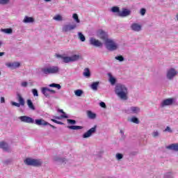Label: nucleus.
<instances>
[{
	"label": "nucleus",
	"mask_w": 178,
	"mask_h": 178,
	"mask_svg": "<svg viewBox=\"0 0 178 178\" xmlns=\"http://www.w3.org/2000/svg\"><path fill=\"white\" fill-rule=\"evenodd\" d=\"M176 74H177V71L175 68H170L167 71L166 77L168 80H173Z\"/></svg>",
	"instance_id": "f8f14e48"
},
{
	"label": "nucleus",
	"mask_w": 178,
	"mask_h": 178,
	"mask_svg": "<svg viewBox=\"0 0 178 178\" xmlns=\"http://www.w3.org/2000/svg\"><path fill=\"white\" fill-rule=\"evenodd\" d=\"M49 87H52L54 88H57V90H60V88H62V86H60V84L55 83L49 84Z\"/></svg>",
	"instance_id": "c756f323"
},
{
	"label": "nucleus",
	"mask_w": 178,
	"mask_h": 178,
	"mask_svg": "<svg viewBox=\"0 0 178 178\" xmlns=\"http://www.w3.org/2000/svg\"><path fill=\"white\" fill-rule=\"evenodd\" d=\"M140 13L141 16H145V13H147V10L145 8H141L140 10Z\"/></svg>",
	"instance_id": "de8ad7c7"
},
{
	"label": "nucleus",
	"mask_w": 178,
	"mask_h": 178,
	"mask_svg": "<svg viewBox=\"0 0 178 178\" xmlns=\"http://www.w3.org/2000/svg\"><path fill=\"white\" fill-rule=\"evenodd\" d=\"M51 0H44L45 2H51Z\"/></svg>",
	"instance_id": "0e129e2a"
},
{
	"label": "nucleus",
	"mask_w": 178,
	"mask_h": 178,
	"mask_svg": "<svg viewBox=\"0 0 178 178\" xmlns=\"http://www.w3.org/2000/svg\"><path fill=\"white\" fill-rule=\"evenodd\" d=\"M132 155H137V152H132Z\"/></svg>",
	"instance_id": "e2e57ef3"
},
{
	"label": "nucleus",
	"mask_w": 178,
	"mask_h": 178,
	"mask_svg": "<svg viewBox=\"0 0 178 178\" xmlns=\"http://www.w3.org/2000/svg\"><path fill=\"white\" fill-rule=\"evenodd\" d=\"M2 45V42L0 41V46H1Z\"/></svg>",
	"instance_id": "69168bd1"
},
{
	"label": "nucleus",
	"mask_w": 178,
	"mask_h": 178,
	"mask_svg": "<svg viewBox=\"0 0 178 178\" xmlns=\"http://www.w3.org/2000/svg\"><path fill=\"white\" fill-rule=\"evenodd\" d=\"M3 163H4V165H9V164L12 163V159H8L4 161Z\"/></svg>",
	"instance_id": "3c124183"
},
{
	"label": "nucleus",
	"mask_w": 178,
	"mask_h": 178,
	"mask_svg": "<svg viewBox=\"0 0 178 178\" xmlns=\"http://www.w3.org/2000/svg\"><path fill=\"white\" fill-rule=\"evenodd\" d=\"M104 45L108 51H113L118 49V44L112 39L106 40L104 42Z\"/></svg>",
	"instance_id": "20e7f679"
},
{
	"label": "nucleus",
	"mask_w": 178,
	"mask_h": 178,
	"mask_svg": "<svg viewBox=\"0 0 178 178\" xmlns=\"http://www.w3.org/2000/svg\"><path fill=\"white\" fill-rule=\"evenodd\" d=\"M98 86H99V81L93 82L90 86V88L93 90V91H97L98 90Z\"/></svg>",
	"instance_id": "b1692460"
},
{
	"label": "nucleus",
	"mask_w": 178,
	"mask_h": 178,
	"mask_svg": "<svg viewBox=\"0 0 178 178\" xmlns=\"http://www.w3.org/2000/svg\"><path fill=\"white\" fill-rule=\"evenodd\" d=\"M165 133H173V131L170 127H166L165 130L163 131Z\"/></svg>",
	"instance_id": "a18cd8bd"
},
{
	"label": "nucleus",
	"mask_w": 178,
	"mask_h": 178,
	"mask_svg": "<svg viewBox=\"0 0 178 178\" xmlns=\"http://www.w3.org/2000/svg\"><path fill=\"white\" fill-rule=\"evenodd\" d=\"M72 18L75 20L76 23H80V19H79V15L77 14H73Z\"/></svg>",
	"instance_id": "58836bf2"
},
{
	"label": "nucleus",
	"mask_w": 178,
	"mask_h": 178,
	"mask_svg": "<svg viewBox=\"0 0 178 178\" xmlns=\"http://www.w3.org/2000/svg\"><path fill=\"white\" fill-rule=\"evenodd\" d=\"M99 105H100L101 108H106V104L104 102H101L99 103Z\"/></svg>",
	"instance_id": "864d4df0"
},
{
	"label": "nucleus",
	"mask_w": 178,
	"mask_h": 178,
	"mask_svg": "<svg viewBox=\"0 0 178 178\" xmlns=\"http://www.w3.org/2000/svg\"><path fill=\"white\" fill-rule=\"evenodd\" d=\"M84 77H90L91 76V72H90V69L88 68H85L83 73Z\"/></svg>",
	"instance_id": "c85d7f7f"
},
{
	"label": "nucleus",
	"mask_w": 178,
	"mask_h": 178,
	"mask_svg": "<svg viewBox=\"0 0 178 178\" xmlns=\"http://www.w3.org/2000/svg\"><path fill=\"white\" fill-rule=\"evenodd\" d=\"M58 112H59L60 113H63V115H60V118H62L63 119H69V116H67V115H66V113H65V111H63V110L58 109Z\"/></svg>",
	"instance_id": "7c9ffc66"
},
{
	"label": "nucleus",
	"mask_w": 178,
	"mask_h": 178,
	"mask_svg": "<svg viewBox=\"0 0 178 178\" xmlns=\"http://www.w3.org/2000/svg\"><path fill=\"white\" fill-rule=\"evenodd\" d=\"M22 87H27L29 86V83L27 81H24L21 83Z\"/></svg>",
	"instance_id": "5fc2aeb1"
},
{
	"label": "nucleus",
	"mask_w": 178,
	"mask_h": 178,
	"mask_svg": "<svg viewBox=\"0 0 178 178\" xmlns=\"http://www.w3.org/2000/svg\"><path fill=\"white\" fill-rule=\"evenodd\" d=\"M62 59L64 63H69V62H72V58L69 56H63Z\"/></svg>",
	"instance_id": "f704fd0d"
},
{
	"label": "nucleus",
	"mask_w": 178,
	"mask_h": 178,
	"mask_svg": "<svg viewBox=\"0 0 178 178\" xmlns=\"http://www.w3.org/2000/svg\"><path fill=\"white\" fill-rule=\"evenodd\" d=\"M78 37L82 42H84V41H86V36H84V35H83L81 32L78 33Z\"/></svg>",
	"instance_id": "473e14b6"
},
{
	"label": "nucleus",
	"mask_w": 178,
	"mask_h": 178,
	"mask_svg": "<svg viewBox=\"0 0 178 178\" xmlns=\"http://www.w3.org/2000/svg\"><path fill=\"white\" fill-rule=\"evenodd\" d=\"M32 92L34 97H38V90L37 89H33Z\"/></svg>",
	"instance_id": "8fccbe9b"
},
{
	"label": "nucleus",
	"mask_w": 178,
	"mask_h": 178,
	"mask_svg": "<svg viewBox=\"0 0 178 178\" xmlns=\"http://www.w3.org/2000/svg\"><path fill=\"white\" fill-rule=\"evenodd\" d=\"M97 35L99 38H100V40L104 41V42L106 41V40H109V38H108V33L102 29L97 31Z\"/></svg>",
	"instance_id": "9d476101"
},
{
	"label": "nucleus",
	"mask_w": 178,
	"mask_h": 178,
	"mask_svg": "<svg viewBox=\"0 0 178 178\" xmlns=\"http://www.w3.org/2000/svg\"><path fill=\"white\" fill-rule=\"evenodd\" d=\"M54 119H57V120H60V117H58V116H54Z\"/></svg>",
	"instance_id": "052dcab7"
},
{
	"label": "nucleus",
	"mask_w": 178,
	"mask_h": 178,
	"mask_svg": "<svg viewBox=\"0 0 178 178\" xmlns=\"http://www.w3.org/2000/svg\"><path fill=\"white\" fill-rule=\"evenodd\" d=\"M10 0H0V5H8Z\"/></svg>",
	"instance_id": "49530a36"
},
{
	"label": "nucleus",
	"mask_w": 178,
	"mask_h": 178,
	"mask_svg": "<svg viewBox=\"0 0 178 178\" xmlns=\"http://www.w3.org/2000/svg\"><path fill=\"white\" fill-rule=\"evenodd\" d=\"M5 55V52H0V56H3Z\"/></svg>",
	"instance_id": "680f3d73"
},
{
	"label": "nucleus",
	"mask_w": 178,
	"mask_h": 178,
	"mask_svg": "<svg viewBox=\"0 0 178 178\" xmlns=\"http://www.w3.org/2000/svg\"><path fill=\"white\" fill-rule=\"evenodd\" d=\"M115 93L122 101L129 99V89L124 84L118 83L115 87Z\"/></svg>",
	"instance_id": "f257e3e1"
},
{
	"label": "nucleus",
	"mask_w": 178,
	"mask_h": 178,
	"mask_svg": "<svg viewBox=\"0 0 178 178\" xmlns=\"http://www.w3.org/2000/svg\"><path fill=\"white\" fill-rule=\"evenodd\" d=\"M1 31L2 33H5V34H12V33H13V30L12 29V28L1 29Z\"/></svg>",
	"instance_id": "cd10ccee"
},
{
	"label": "nucleus",
	"mask_w": 178,
	"mask_h": 178,
	"mask_svg": "<svg viewBox=\"0 0 178 178\" xmlns=\"http://www.w3.org/2000/svg\"><path fill=\"white\" fill-rule=\"evenodd\" d=\"M49 92L50 94H56V91H55L54 90L49 89Z\"/></svg>",
	"instance_id": "6e6d98bb"
},
{
	"label": "nucleus",
	"mask_w": 178,
	"mask_h": 178,
	"mask_svg": "<svg viewBox=\"0 0 178 178\" xmlns=\"http://www.w3.org/2000/svg\"><path fill=\"white\" fill-rule=\"evenodd\" d=\"M111 12H113V13H118L117 15L119 16L120 9L118 6H114L111 8Z\"/></svg>",
	"instance_id": "2f4dec72"
},
{
	"label": "nucleus",
	"mask_w": 178,
	"mask_h": 178,
	"mask_svg": "<svg viewBox=\"0 0 178 178\" xmlns=\"http://www.w3.org/2000/svg\"><path fill=\"white\" fill-rule=\"evenodd\" d=\"M83 90L80 89H78L74 91V94L76 97H81V95H83Z\"/></svg>",
	"instance_id": "e433bc0d"
},
{
	"label": "nucleus",
	"mask_w": 178,
	"mask_h": 178,
	"mask_svg": "<svg viewBox=\"0 0 178 178\" xmlns=\"http://www.w3.org/2000/svg\"><path fill=\"white\" fill-rule=\"evenodd\" d=\"M67 123H69V124H76V123L75 120H72V119H67Z\"/></svg>",
	"instance_id": "c03bdc74"
},
{
	"label": "nucleus",
	"mask_w": 178,
	"mask_h": 178,
	"mask_svg": "<svg viewBox=\"0 0 178 178\" xmlns=\"http://www.w3.org/2000/svg\"><path fill=\"white\" fill-rule=\"evenodd\" d=\"M6 66H7V67H9L10 69H17V67H20V63H6Z\"/></svg>",
	"instance_id": "2eb2a0df"
},
{
	"label": "nucleus",
	"mask_w": 178,
	"mask_h": 178,
	"mask_svg": "<svg viewBox=\"0 0 178 178\" xmlns=\"http://www.w3.org/2000/svg\"><path fill=\"white\" fill-rule=\"evenodd\" d=\"M140 108L137 106H131L130 108L127 111L128 113H134L137 114L140 113Z\"/></svg>",
	"instance_id": "a211bd4d"
},
{
	"label": "nucleus",
	"mask_w": 178,
	"mask_h": 178,
	"mask_svg": "<svg viewBox=\"0 0 178 178\" xmlns=\"http://www.w3.org/2000/svg\"><path fill=\"white\" fill-rule=\"evenodd\" d=\"M87 113V116L89 119H92V120H94V119H96L97 118V114L93 113L92 111H88L86 112Z\"/></svg>",
	"instance_id": "4be33fe9"
},
{
	"label": "nucleus",
	"mask_w": 178,
	"mask_h": 178,
	"mask_svg": "<svg viewBox=\"0 0 178 178\" xmlns=\"http://www.w3.org/2000/svg\"><path fill=\"white\" fill-rule=\"evenodd\" d=\"M34 123L37 126H50L52 129H56L55 126L49 124V122L45 121L44 119H36L34 120Z\"/></svg>",
	"instance_id": "423d86ee"
},
{
	"label": "nucleus",
	"mask_w": 178,
	"mask_h": 178,
	"mask_svg": "<svg viewBox=\"0 0 178 178\" xmlns=\"http://www.w3.org/2000/svg\"><path fill=\"white\" fill-rule=\"evenodd\" d=\"M95 133H97V125H95L93 127L85 132L82 137L83 138H89V137H91V136H92V134H95Z\"/></svg>",
	"instance_id": "6e6552de"
},
{
	"label": "nucleus",
	"mask_w": 178,
	"mask_h": 178,
	"mask_svg": "<svg viewBox=\"0 0 178 178\" xmlns=\"http://www.w3.org/2000/svg\"><path fill=\"white\" fill-rule=\"evenodd\" d=\"M109 82L111 86H115L116 84V78L113 77L111 73H108Z\"/></svg>",
	"instance_id": "5701e85b"
},
{
	"label": "nucleus",
	"mask_w": 178,
	"mask_h": 178,
	"mask_svg": "<svg viewBox=\"0 0 178 178\" xmlns=\"http://www.w3.org/2000/svg\"><path fill=\"white\" fill-rule=\"evenodd\" d=\"M89 44L97 48H102L104 47V43L95 38H90Z\"/></svg>",
	"instance_id": "0eeeda50"
},
{
	"label": "nucleus",
	"mask_w": 178,
	"mask_h": 178,
	"mask_svg": "<svg viewBox=\"0 0 178 178\" xmlns=\"http://www.w3.org/2000/svg\"><path fill=\"white\" fill-rule=\"evenodd\" d=\"M17 99L21 106H24V99L22 97L20 94H17Z\"/></svg>",
	"instance_id": "393cba45"
},
{
	"label": "nucleus",
	"mask_w": 178,
	"mask_h": 178,
	"mask_svg": "<svg viewBox=\"0 0 178 178\" xmlns=\"http://www.w3.org/2000/svg\"><path fill=\"white\" fill-rule=\"evenodd\" d=\"M0 148L3 149V151H5V152H9V151H10L9 145L3 141L0 143Z\"/></svg>",
	"instance_id": "dca6fc26"
},
{
	"label": "nucleus",
	"mask_w": 178,
	"mask_h": 178,
	"mask_svg": "<svg viewBox=\"0 0 178 178\" xmlns=\"http://www.w3.org/2000/svg\"><path fill=\"white\" fill-rule=\"evenodd\" d=\"M42 94L46 97V98H51V94L49 93V88L44 87L42 88Z\"/></svg>",
	"instance_id": "6ab92c4d"
},
{
	"label": "nucleus",
	"mask_w": 178,
	"mask_h": 178,
	"mask_svg": "<svg viewBox=\"0 0 178 178\" xmlns=\"http://www.w3.org/2000/svg\"><path fill=\"white\" fill-rule=\"evenodd\" d=\"M131 122H132V123H136V124H140V120H138L137 117H132L131 118Z\"/></svg>",
	"instance_id": "4c0bfd02"
},
{
	"label": "nucleus",
	"mask_w": 178,
	"mask_h": 178,
	"mask_svg": "<svg viewBox=\"0 0 178 178\" xmlns=\"http://www.w3.org/2000/svg\"><path fill=\"white\" fill-rule=\"evenodd\" d=\"M54 160L55 162H57V163H59L60 165H65L67 162V160L66 159L58 156H55L54 158Z\"/></svg>",
	"instance_id": "4468645a"
},
{
	"label": "nucleus",
	"mask_w": 178,
	"mask_h": 178,
	"mask_svg": "<svg viewBox=\"0 0 178 178\" xmlns=\"http://www.w3.org/2000/svg\"><path fill=\"white\" fill-rule=\"evenodd\" d=\"M24 163L27 166H33L35 168H40L42 165V161L41 159H35L31 158H26L24 161Z\"/></svg>",
	"instance_id": "7ed1b4c3"
},
{
	"label": "nucleus",
	"mask_w": 178,
	"mask_h": 178,
	"mask_svg": "<svg viewBox=\"0 0 178 178\" xmlns=\"http://www.w3.org/2000/svg\"><path fill=\"white\" fill-rule=\"evenodd\" d=\"M22 22L25 24L34 23L35 19L33 17L25 16Z\"/></svg>",
	"instance_id": "aec40b11"
},
{
	"label": "nucleus",
	"mask_w": 178,
	"mask_h": 178,
	"mask_svg": "<svg viewBox=\"0 0 178 178\" xmlns=\"http://www.w3.org/2000/svg\"><path fill=\"white\" fill-rule=\"evenodd\" d=\"M71 58V62H76L80 59V56L79 55H73L72 56H70Z\"/></svg>",
	"instance_id": "72a5a7b5"
},
{
	"label": "nucleus",
	"mask_w": 178,
	"mask_h": 178,
	"mask_svg": "<svg viewBox=\"0 0 178 178\" xmlns=\"http://www.w3.org/2000/svg\"><path fill=\"white\" fill-rule=\"evenodd\" d=\"M11 104L13 105V106H17V108H20V104L17 103L15 102H12Z\"/></svg>",
	"instance_id": "603ef678"
},
{
	"label": "nucleus",
	"mask_w": 178,
	"mask_h": 178,
	"mask_svg": "<svg viewBox=\"0 0 178 178\" xmlns=\"http://www.w3.org/2000/svg\"><path fill=\"white\" fill-rule=\"evenodd\" d=\"M67 129H70V130H81L83 129V127L77 125H71L68 126Z\"/></svg>",
	"instance_id": "bb28decb"
},
{
	"label": "nucleus",
	"mask_w": 178,
	"mask_h": 178,
	"mask_svg": "<svg viewBox=\"0 0 178 178\" xmlns=\"http://www.w3.org/2000/svg\"><path fill=\"white\" fill-rule=\"evenodd\" d=\"M56 58H61V59H62V58H63V56L60 54H56Z\"/></svg>",
	"instance_id": "13d9d810"
},
{
	"label": "nucleus",
	"mask_w": 178,
	"mask_h": 178,
	"mask_svg": "<svg viewBox=\"0 0 178 178\" xmlns=\"http://www.w3.org/2000/svg\"><path fill=\"white\" fill-rule=\"evenodd\" d=\"M131 11L128 10L127 8H122V11H120L119 17H127V16H130Z\"/></svg>",
	"instance_id": "ddd939ff"
},
{
	"label": "nucleus",
	"mask_w": 178,
	"mask_h": 178,
	"mask_svg": "<svg viewBox=\"0 0 178 178\" xmlns=\"http://www.w3.org/2000/svg\"><path fill=\"white\" fill-rule=\"evenodd\" d=\"M54 19L56 20V22H62L63 18L62 16H60V15H57L55 17H54Z\"/></svg>",
	"instance_id": "ea45409f"
},
{
	"label": "nucleus",
	"mask_w": 178,
	"mask_h": 178,
	"mask_svg": "<svg viewBox=\"0 0 178 178\" xmlns=\"http://www.w3.org/2000/svg\"><path fill=\"white\" fill-rule=\"evenodd\" d=\"M120 133L122 134V136H124V131H123V130L120 129Z\"/></svg>",
	"instance_id": "bf43d9fd"
},
{
	"label": "nucleus",
	"mask_w": 178,
	"mask_h": 178,
	"mask_svg": "<svg viewBox=\"0 0 178 178\" xmlns=\"http://www.w3.org/2000/svg\"><path fill=\"white\" fill-rule=\"evenodd\" d=\"M1 71H0V76H1Z\"/></svg>",
	"instance_id": "338daca9"
},
{
	"label": "nucleus",
	"mask_w": 178,
	"mask_h": 178,
	"mask_svg": "<svg viewBox=\"0 0 178 178\" xmlns=\"http://www.w3.org/2000/svg\"><path fill=\"white\" fill-rule=\"evenodd\" d=\"M152 137H154V138H156V137H159V131H154L152 132Z\"/></svg>",
	"instance_id": "a19ab883"
},
{
	"label": "nucleus",
	"mask_w": 178,
	"mask_h": 178,
	"mask_svg": "<svg viewBox=\"0 0 178 178\" xmlns=\"http://www.w3.org/2000/svg\"><path fill=\"white\" fill-rule=\"evenodd\" d=\"M104 155V150H100L97 152V154H96V156H97V158H102V156Z\"/></svg>",
	"instance_id": "37998d69"
},
{
	"label": "nucleus",
	"mask_w": 178,
	"mask_h": 178,
	"mask_svg": "<svg viewBox=\"0 0 178 178\" xmlns=\"http://www.w3.org/2000/svg\"><path fill=\"white\" fill-rule=\"evenodd\" d=\"M1 104H5V97H1Z\"/></svg>",
	"instance_id": "4d7b16f0"
},
{
	"label": "nucleus",
	"mask_w": 178,
	"mask_h": 178,
	"mask_svg": "<svg viewBox=\"0 0 178 178\" xmlns=\"http://www.w3.org/2000/svg\"><path fill=\"white\" fill-rule=\"evenodd\" d=\"M115 158L118 161H120V159H123V154H120V153H118L115 155Z\"/></svg>",
	"instance_id": "79ce46f5"
},
{
	"label": "nucleus",
	"mask_w": 178,
	"mask_h": 178,
	"mask_svg": "<svg viewBox=\"0 0 178 178\" xmlns=\"http://www.w3.org/2000/svg\"><path fill=\"white\" fill-rule=\"evenodd\" d=\"M131 29L133 31H141V25L134 23L131 24Z\"/></svg>",
	"instance_id": "412c9836"
},
{
	"label": "nucleus",
	"mask_w": 178,
	"mask_h": 178,
	"mask_svg": "<svg viewBox=\"0 0 178 178\" xmlns=\"http://www.w3.org/2000/svg\"><path fill=\"white\" fill-rule=\"evenodd\" d=\"M165 148L170 151H175V152H178V143L170 144V145L166 146Z\"/></svg>",
	"instance_id": "f3484780"
},
{
	"label": "nucleus",
	"mask_w": 178,
	"mask_h": 178,
	"mask_svg": "<svg viewBox=\"0 0 178 178\" xmlns=\"http://www.w3.org/2000/svg\"><path fill=\"white\" fill-rule=\"evenodd\" d=\"M18 119L22 123H29V124H34V120L33 119V118L29 117L27 115L19 116L18 118Z\"/></svg>",
	"instance_id": "1a4fd4ad"
},
{
	"label": "nucleus",
	"mask_w": 178,
	"mask_h": 178,
	"mask_svg": "<svg viewBox=\"0 0 178 178\" xmlns=\"http://www.w3.org/2000/svg\"><path fill=\"white\" fill-rule=\"evenodd\" d=\"M51 122H54V123H56L57 124H61V125L65 124V123H63L60 121H58L55 119H51Z\"/></svg>",
	"instance_id": "09e8293b"
},
{
	"label": "nucleus",
	"mask_w": 178,
	"mask_h": 178,
	"mask_svg": "<svg viewBox=\"0 0 178 178\" xmlns=\"http://www.w3.org/2000/svg\"><path fill=\"white\" fill-rule=\"evenodd\" d=\"M26 103L29 108H31V111H35V106H34V104H33V102L31 101V99H28L26 101Z\"/></svg>",
	"instance_id": "a878e982"
},
{
	"label": "nucleus",
	"mask_w": 178,
	"mask_h": 178,
	"mask_svg": "<svg viewBox=\"0 0 178 178\" xmlns=\"http://www.w3.org/2000/svg\"><path fill=\"white\" fill-rule=\"evenodd\" d=\"M77 28V24H65L62 28V31L63 33H67L69 31H72V30H74Z\"/></svg>",
	"instance_id": "9b49d317"
},
{
	"label": "nucleus",
	"mask_w": 178,
	"mask_h": 178,
	"mask_svg": "<svg viewBox=\"0 0 178 178\" xmlns=\"http://www.w3.org/2000/svg\"><path fill=\"white\" fill-rule=\"evenodd\" d=\"M115 59L118 60V62H124V57H123L122 55L115 56Z\"/></svg>",
	"instance_id": "c9c22d12"
},
{
	"label": "nucleus",
	"mask_w": 178,
	"mask_h": 178,
	"mask_svg": "<svg viewBox=\"0 0 178 178\" xmlns=\"http://www.w3.org/2000/svg\"><path fill=\"white\" fill-rule=\"evenodd\" d=\"M176 104V99L168 98L163 100L161 103V108H165V106H171V105H175Z\"/></svg>",
	"instance_id": "39448f33"
},
{
	"label": "nucleus",
	"mask_w": 178,
	"mask_h": 178,
	"mask_svg": "<svg viewBox=\"0 0 178 178\" xmlns=\"http://www.w3.org/2000/svg\"><path fill=\"white\" fill-rule=\"evenodd\" d=\"M59 70L60 69L58 66H49L41 69V72L44 76H48L49 74H57V73H59Z\"/></svg>",
	"instance_id": "f03ea898"
}]
</instances>
